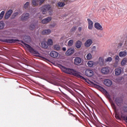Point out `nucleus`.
Segmentation results:
<instances>
[{
	"mask_svg": "<svg viewBox=\"0 0 127 127\" xmlns=\"http://www.w3.org/2000/svg\"><path fill=\"white\" fill-rule=\"evenodd\" d=\"M115 102L118 106H121V104L123 103V99L121 97H117L115 99Z\"/></svg>",
	"mask_w": 127,
	"mask_h": 127,
	"instance_id": "14",
	"label": "nucleus"
},
{
	"mask_svg": "<svg viewBox=\"0 0 127 127\" xmlns=\"http://www.w3.org/2000/svg\"><path fill=\"white\" fill-rule=\"evenodd\" d=\"M116 61H120V57L119 56H116L115 57Z\"/></svg>",
	"mask_w": 127,
	"mask_h": 127,
	"instance_id": "43",
	"label": "nucleus"
},
{
	"mask_svg": "<svg viewBox=\"0 0 127 127\" xmlns=\"http://www.w3.org/2000/svg\"><path fill=\"white\" fill-rule=\"evenodd\" d=\"M30 14L29 13H23L20 16L22 21H26L29 18Z\"/></svg>",
	"mask_w": 127,
	"mask_h": 127,
	"instance_id": "3",
	"label": "nucleus"
},
{
	"mask_svg": "<svg viewBox=\"0 0 127 127\" xmlns=\"http://www.w3.org/2000/svg\"><path fill=\"white\" fill-rule=\"evenodd\" d=\"M4 22H3V21H0V30H1L2 29H3L4 28Z\"/></svg>",
	"mask_w": 127,
	"mask_h": 127,
	"instance_id": "26",
	"label": "nucleus"
},
{
	"mask_svg": "<svg viewBox=\"0 0 127 127\" xmlns=\"http://www.w3.org/2000/svg\"><path fill=\"white\" fill-rule=\"evenodd\" d=\"M96 87L97 88H98V89H99V90H101V91H103L104 92V93H105V94L108 93V91H107V90H106V89H104V87H101L100 85H96Z\"/></svg>",
	"mask_w": 127,
	"mask_h": 127,
	"instance_id": "22",
	"label": "nucleus"
},
{
	"mask_svg": "<svg viewBox=\"0 0 127 127\" xmlns=\"http://www.w3.org/2000/svg\"><path fill=\"white\" fill-rule=\"evenodd\" d=\"M35 28V24H32L29 26V29L31 30H33Z\"/></svg>",
	"mask_w": 127,
	"mask_h": 127,
	"instance_id": "35",
	"label": "nucleus"
},
{
	"mask_svg": "<svg viewBox=\"0 0 127 127\" xmlns=\"http://www.w3.org/2000/svg\"><path fill=\"white\" fill-rule=\"evenodd\" d=\"M115 73L116 76H120V75L122 74V69H121V68H116Z\"/></svg>",
	"mask_w": 127,
	"mask_h": 127,
	"instance_id": "17",
	"label": "nucleus"
},
{
	"mask_svg": "<svg viewBox=\"0 0 127 127\" xmlns=\"http://www.w3.org/2000/svg\"><path fill=\"white\" fill-rule=\"evenodd\" d=\"M82 62V59L79 57H76L74 60V65H79L81 64Z\"/></svg>",
	"mask_w": 127,
	"mask_h": 127,
	"instance_id": "8",
	"label": "nucleus"
},
{
	"mask_svg": "<svg viewBox=\"0 0 127 127\" xmlns=\"http://www.w3.org/2000/svg\"><path fill=\"white\" fill-rule=\"evenodd\" d=\"M73 44H74V41L73 40H70L68 42V46H72Z\"/></svg>",
	"mask_w": 127,
	"mask_h": 127,
	"instance_id": "33",
	"label": "nucleus"
},
{
	"mask_svg": "<svg viewBox=\"0 0 127 127\" xmlns=\"http://www.w3.org/2000/svg\"><path fill=\"white\" fill-rule=\"evenodd\" d=\"M82 46V42L81 41H76L75 43V47L79 49V48H81V47Z\"/></svg>",
	"mask_w": 127,
	"mask_h": 127,
	"instance_id": "20",
	"label": "nucleus"
},
{
	"mask_svg": "<svg viewBox=\"0 0 127 127\" xmlns=\"http://www.w3.org/2000/svg\"><path fill=\"white\" fill-rule=\"evenodd\" d=\"M119 56L120 57H126V56H127V51L120 52L119 53Z\"/></svg>",
	"mask_w": 127,
	"mask_h": 127,
	"instance_id": "21",
	"label": "nucleus"
},
{
	"mask_svg": "<svg viewBox=\"0 0 127 127\" xmlns=\"http://www.w3.org/2000/svg\"><path fill=\"white\" fill-rule=\"evenodd\" d=\"M32 4L33 5H35V6H37L39 4V0H32Z\"/></svg>",
	"mask_w": 127,
	"mask_h": 127,
	"instance_id": "24",
	"label": "nucleus"
},
{
	"mask_svg": "<svg viewBox=\"0 0 127 127\" xmlns=\"http://www.w3.org/2000/svg\"><path fill=\"white\" fill-rule=\"evenodd\" d=\"M47 43L48 46L49 45H52V44H53V40H52V39H50L48 40Z\"/></svg>",
	"mask_w": 127,
	"mask_h": 127,
	"instance_id": "32",
	"label": "nucleus"
},
{
	"mask_svg": "<svg viewBox=\"0 0 127 127\" xmlns=\"http://www.w3.org/2000/svg\"><path fill=\"white\" fill-rule=\"evenodd\" d=\"M51 19H52V17L51 16H49L42 20V23L43 24H46V23H48V22L51 21Z\"/></svg>",
	"mask_w": 127,
	"mask_h": 127,
	"instance_id": "10",
	"label": "nucleus"
},
{
	"mask_svg": "<svg viewBox=\"0 0 127 127\" xmlns=\"http://www.w3.org/2000/svg\"><path fill=\"white\" fill-rule=\"evenodd\" d=\"M28 6H29V2H26L24 4V8H25V9H27V8H28Z\"/></svg>",
	"mask_w": 127,
	"mask_h": 127,
	"instance_id": "34",
	"label": "nucleus"
},
{
	"mask_svg": "<svg viewBox=\"0 0 127 127\" xmlns=\"http://www.w3.org/2000/svg\"><path fill=\"white\" fill-rule=\"evenodd\" d=\"M92 49L93 50H96V46H93V48H92Z\"/></svg>",
	"mask_w": 127,
	"mask_h": 127,
	"instance_id": "48",
	"label": "nucleus"
},
{
	"mask_svg": "<svg viewBox=\"0 0 127 127\" xmlns=\"http://www.w3.org/2000/svg\"><path fill=\"white\" fill-rule=\"evenodd\" d=\"M87 65L89 67H91L92 66H94V62L89 61L87 63Z\"/></svg>",
	"mask_w": 127,
	"mask_h": 127,
	"instance_id": "30",
	"label": "nucleus"
},
{
	"mask_svg": "<svg viewBox=\"0 0 127 127\" xmlns=\"http://www.w3.org/2000/svg\"><path fill=\"white\" fill-rule=\"evenodd\" d=\"M51 26H52V27H54L55 26V25H51Z\"/></svg>",
	"mask_w": 127,
	"mask_h": 127,
	"instance_id": "49",
	"label": "nucleus"
},
{
	"mask_svg": "<svg viewBox=\"0 0 127 127\" xmlns=\"http://www.w3.org/2000/svg\"><path fill=\"white\" fill-rule=\"evenodd\" d=\"M76 29H77V27L74 26L71 29V31H75Z\"/></svg>",
	"mask_w": 127,
	"mask_h": 127,
	"instance_id": "44",
	"label": "nucleus"
},
{
	"mask_svg": "<svg viewBox=\"0 0 127 127\" xmlns=\"http://www.w3.org/2000/svg\"><path fill=\"white\" fill-rule=\"evenodd\" d=\"M105 95H106V98H107V99L111 100V95H110V94H109V93L107 92L106 94H105Z\"/></svg>",
	"mask_w": 127,
	"mask_h": 127,
	"instance_id": "40",
	"label": "nucleus"
},
{
	"mask_svg": "<svg viewBox=\"0 0 127 127\" xmlns=\"http://www.w3.org/2000/svg\"><path fill=\"white\" fill-rule=\"evenodd\" d=\"M50 55L51 57H52L53 58H57L59 55V54L57 52L53 51L50 53Z\"/></svg>",
	"mask_w": 127,
	"mask_h": 127,
	"instance_id": "11",
	"label": "nucleus"
},
{
	"mask_svg": "<svg viewBox=\"0 0 127 127\" xmlns=\"http://www.w3.org/2000/svg\"><path fill=\"white\" fill-rule=\"evenodd\" d=\"M94 27L97 29V30H103V29L102 25L98 22H96L94 24Z\"/></svg>",
	"mask_w": 127,
	"mask_h": 127,
	"instance_id": "12",
	"label": "nucleus"
},
{
	"mask_svg": "<svg viewBox=\"0 0 127 127\" xmlns=\"http://www.w3.org/2000/svg\"><path fill=\"white\" fill-rule=\"evenodd\" d=\"M50 33H51V30L50 29L44 30L42 32V34H43V35H49Z\"/></svg>",
	"mask_w": 127,
	"mask_h": 127,
	"instance_id": "15",
	"label": "nucleus"
},
{
	"mask_svg": "<svg viewBox=\"0 0 127 127\" xmlns=\"http://www.w3.org/2000/svg\"><path fill=\"white\" fill-rule=\"evenodd\" d=\"M54 48L55 50H60V46L58 45H55Z\"/></svg>",
	"mask_w": 127,
	"mask_h": 127,
	"instance_id": "37",
	"label": "nucleus"
},
{
	"mask_svg": "<svg viewBox=\"0 0 127 127\" xmlns=\"http://www.w3.org/2000/svg\"><path fill=\"white\" fill-rule=\"evenodd\" d=\"M120 46H122V45H123V44H120Z\"/></svg>",
	"mask_w": 127,
	"mask_h": 127,
	"instance_id": "51",
	"label": "nucleus"
},
{
	"mask_svg": "<svg viewBox=\"0 0 127 127\" xmlns=\"http://www.w3.org/2000/svg\"><path fill=\"white\" fill-rule=\"evenodd\" d=\"M3 15H4V11H2L0 13V19H2Z\"/></svg>",
	"mask_w": 127,
	"mask_h": 127,
	"instance_id": "39",
	"label": "nucleus"
},
{
	"mask_svg": "<svg viewBox=\"0 0 127 127\" xmlns=\"http://www.w3.org/2000/svg\"><path fill=\"white\" fill-rule=\"evenodd\" d=\"M41 11L43 13V14H45L46 12H47V10L45 9V8H43V6L41 8Z\"/></svg>",
	"mask_w": 127,
	"mask_h": 127,
	"instance_id": "36",
	"label": "nucleus"
},
{
	"mask_svg": "<svg viewBox=\"0 0 127 127\" xmlns=\"http://www.w3.org/2000/svg\"><path fill=\"white\" fill-rule=\"evenodd\" d=\"M44 1H45V0H39V4L41 5V4H42Z\"/></svg>",
	"mask_w": 127,
	"mask_h": 127,
	"instance_id": "41",
	"label": "nucleus"
},
{
	"mask_svg": "<svg viewBox=\"0 0 127 127\" xmlns=\"http://www.w3.org/2000/svg\"><path fill=\"white\" fill-rule=\"evenodd\" d=\"M19 13L18 12L13 13L11 17V19H14V18L18 15Z\"/></svg>",
	"mask_w": 127,
	"mask_h": 127,
	"instance_id": "25",
	"label": "nucleus"
},
{
	"mask_svg": "<svg viewBox=\"0 0 127 127\" xmlns=\"http://www.w3.org/2000/svg\"><path fill=\"white\" fill-rule=\"evenodd\" d=\"M78 31L79 32H81V31H82V27H78Z\"/></svg>",
	"mask_w": 127,
	"mask_h": 127,
	"instance_id": "46",
	"label": "nucleus"
},
{
	"mask_svg": "<svg viewBox=\"0 0 127 127\" xmlns=\"http://www.w3.org/2000/svg\"><path fill=\"white\" fill-rule=\"evenodd\" d=\"M24 45L25 47L28 48L29 52L30 53H32L33 54H38V51H37L36 50L34 49L31 47V46L27 44H24Z\"/></svg>",
	"mask_w": 127,
	"mask_h": 127,
	"instance_id": "2",
	"label": "nucleus"
},
{
	"mask_svg": "<svg viewBox=\"0 0 127 127\" xmlns=\"http://www.w3.org/2000/svg\"><path fill=\"white\" fill-rule=\"evenodd\" d=\"M112 60H113L112 57H108L107 59H105V62L106 63H107V62H112Z\"/></svg>",
	"mask_w": 127,
	"mask_h": 127,
	"instance_id": "38",
	"label": "nucleus"
},
{
	"mask_svg": "<svg viewBox=\"0 0 127 127\" xmlns=\"http://www.w3.org/2000/svg\"><path fill=\"white\" fill-rule=\"evenodd\" d=\"M112 106L113 108V109H116V105H115L114 103L112 104Z\"/></svg>",
	"mask_w": 127,
	"mask_h": 127,
	"instance_id": "45",
	"label": "nucleus"
},
{
	"mask_svg": "<svg viewBox=\"0 0 127 127\" xmlns=\"http://www.w3.org/2000/svg\"><path fill=\"white\" fill-rule=\"evenodd\" d=\"M93 44V40L92 39H88L86 41L84 46L85 47H90Z\"/></svg>",
	"mask_w": 127,
	"mask_h": 127,
	"instance_id": "9",
	"label": "nucleus"
},
{
	"mask_svg": "<svg viewBox=\"0 0 127 127\" xmlns=\"http://www.w3.org/2000/svg\"><path fill=\"white\" fill-rule=\"evenodd\" d=\"M101 72L104 75H108L110 73V67L108 66L102 67Z\"/></svg>",
	"mask_w": 127,
	"mask_h": 127,
	"instance_id": "4",
	"label": "nucleus"
},
{
	"mask_svg": "<svg viewBox=\"0 0 127 127\" xmlns=\"http://www.w3.org/2000/svg\"><path fill=\"white\" fill-rule=\"evenodd\" d=\"M41 46L42 48H44L45 49H46V48H48V44H47V42H42L41 43Z\"/></svg>",
	"mask_w": 127,
	"mask_h": 127,
	"instance_id": "19",
	"label": "nucleus"
},
{
	"mask_svg": "<svg viewBox=\"0 0 127 127\" xmlns=\"http://www.w3.org/2000/svg\"><path fill=\"white\" fill-rule=\"evenodd\" d=\"M87 21L88 23V29L92 30L93 29V21L89 18L87 19Z\"/></svg>",
	"mask_w": 127,
	"mask_h": 127,
	"instance_id": "13",
	"label": "nucleus"
},
{
	"mask_svg": "<svg viewBox=\"0 0 127 127\" xmlns=\"http://www.w3.org/2000/svg\"><path fill=\"white\" fill-rule=\"evenodd\" d=\"M127 60L126 59H124L121 62V65L122 66H125L126 64H127Z\"/></svg>",
	"mask_w": 127,
	"mask_h": 127,
	"instance_id": "31",
	"label": "nucleus"
},
{
	"mask_svg": "<svg viewBox=\"0 0 127 127\" xmlns=\"http://www.w3.org/2000/svg\"><path fill=\"white\" fill-rule=\"evenodd\" d=\"M124 112L125 113H127V106H124L122 108Z\"/></svg>",
	"mask_w": 127,
	"mask_h": 127,
	"instance_id": "42",
	"label": "nucleus"
},
{
	"mask_svg": "<svg viewBox=\"0 0 127 127\" xmlns=\"http://www.w3.org/2000/svg\"><path fill=\"white\" fill-rule=\"evenodd\" d=\"M43 7V8L46 9L48 11V10H50V8H51V6L49 4L45 5Z\"/></svg>",
	"mask_w": 127,
	"mask_h": 127,
	"instance_id": "27",
	"label": "nucleus"
},
{
	"mask_svg": "<svg viewBox=\"0 0 127 127\" xmlns=\"http://www.w3.org/2000/svg\"><path fill=\"white\" fill-rule=\"evenodd\" d=\"M12 12H13V11L12 10V9H9L5 14V15L4 17L5 19H8V18L10 17V15L12 14Z\"/></svg>",
	"mask_w": 127,
	"mask_h": 127,
	"instance_id": "6",
	"label": "nucleus"
},
{
	"mask_svg": "<svg viewBox=\"0 0 127 127\" xmlns=\"http://www.w3.org/2000/svg\"><path fill=\"white\" fill-rule=\"evenodd\" d=\"M58 5L59 7H63L65 5V3L63 2H59L58 3Z\"/></svg>",
	"mask_w": 127,
	"mask_h": 127,
	"instance_id": "28",
	"label": "nucleus"
},
{
	"mask_svg": "<svg viewBox=\"0 0 127 127\" xmlns=\"http://www.w3.org/2000/svg\"><path fill=\"white\" fill-rule=\"evenodd\" d=\"M74 53V49L72 48H70L65 53V55L67 56H70V55H72Z\"/></svg>",
	"mask_w": 127,
	"mask_h": 127,
	"instance_id": "16",
	"label": "nucleus"
},
{
	"mask_svg": "<svg viewBox=\"0 0 127 127\" xmlns=\"http://www.w3.org/2000/svg\"><path fill=\"white\" fill-rule=\"evenodd\" d=\"M59 89H60V91L62 92V93H63V92H62V90H61V89L60 88H59Z\"/></svg>",
	"mask_w": 127,
	"mask_h": 127,
	"instance_id": "50",
	"label": "nucleus"
},
{
	"mask_svg": "<svg viewBox=\"0 0 127 127\" xmlns=\"http://www.w3.org/2000/svg\"><path fill=\"white\" fill-rule=\"evenodd\" d=\"M62 71H63V72H64V73L69 74V75H73V76H75L77 78H80V79H81V80L87 81V79L85 78V77L82 76L81 72H78L74 70V69L68 68L65 67L64 66H62Z\"/></svg>",
	"mask_w": 127,
	"mask_h": 127,
	"instance_id": "1",
	"label": "nucleus"
},
{
	"mask_svg": "<svg viewBox=\"0 0 127 127\" xmlns=\"http://www.w3.org/2000/svg\"><path fill=\"white\" fill-rule=\"evenodd\" d=\"M85 74L87 77H92L94 75V71L92 69H87L85 71Z\"/></svg>",
	"mask_w": 127,
	"mask_h": 127,
	"instance_id": "5",
	"label": "nucleus"
},
{
	"mask_svg": "<svg viewBox=\"0 0 127 127\" xmlns=\"http://www.w3.org/2000/svg\"><path fill=\"white\" fill-rule=\"evenodd\" d=\"M66 48H65V47L63 48V51H66Z\"/></svg>",
	"mask_w": 127,
	"mask_h": 127,
	"instance_id": "47",
	"label": "nucleus"
},
{
	"mask_svg": "<svg viewBox=\"0 0 127 127\" xmlns=\"http://www.w3.org/2000/svg\"><path fill=\"white\" fill-rule=\"evenodd\" d=\"M104 84L107 87H111V86L113 85V81H112L110 79H105L104 80Z\"/></svg>",
	"mask_w": 127,
	"mask_h": 127,
	"instance_id": "7",
	"label": "nucleus"
},
{
	"mask_svg": "<svg viewBox=\"0 0 127 127\" xmlns=\"http://www.w3.org/2000/svg\"><path fill=\"white\" fill-rule=\"evenodd\" d=\"M2 42H5L6 43H14L15 42V40L13 39H4Z\"/></svg>",
	"mask_w": 127,
	"mask_h": 127,
	"instance_id": "18",
	"label": "nucleus"
},
{
	"mask_svg": "<svg viewBox=\"0 0 127 127\" xmlns=\"http://www.w3.org/2000/svg\"><path fill=\"white\" fill-rule=\"evenodd\" d=\"M99 62L101 66H103L105 64V60L103 58H99Z\"/></svg>",
	"mask_w": 127,
	"mask_h": 127,
	"instance_id": "23",
	"label": "nucleus"
},
{
	"mask_svg": "<svg viewBox=\"0 0 127 127\" xmlns=\"http://www.w3.org/2000/svg\"><path fill=\"white\" fill-rule=\"evenodd\" d=\"M86 58L87 60H91V59L93 58V56H92V54H91V53H89L87 55Z\"/></svg>",
	"mask_w": 127,
	"mask_h": 127,
	"instance_id": "29",
	"label": "nucleus"
}]
</instances>
